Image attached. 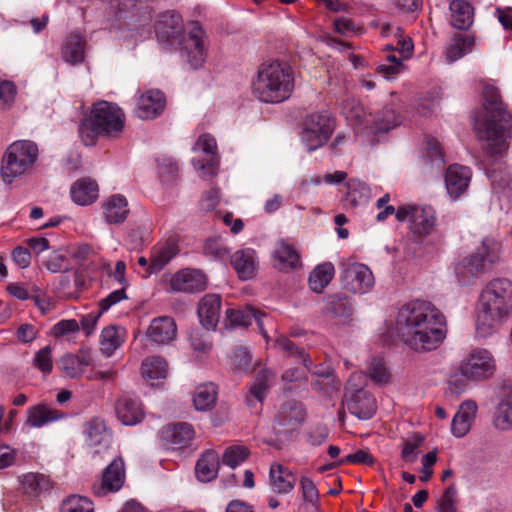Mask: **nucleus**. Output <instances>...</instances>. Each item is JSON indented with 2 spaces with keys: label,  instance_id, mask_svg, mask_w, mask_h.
<instances>
[{
  "label": "nucleus",
  "instance_id": "34",
  "mask_svg": "<svg viewBox=\"0 0 512 512\" xmlns=\"http://www.w3.org/2000/svg\"><path fill=\"white\" fill-rule=\"evenodd\" d=\"M86 40L79 34H70L61 47L62 59L71 65H77L85 59Z\"/></svg>",
  "mask_w": 512,
  "mask_h": 512
},
{
  "label": "nucleus",
  "instance_id": "38",
  "mask_svg": "<svg viewBox=\"0 0 512 512\" xmlns=\"http://www.w3.org/2000/svg\"><path fill=\"white\" fill-rule=\"evenodd\" d=\"M370 123L368 127L372 133H384L388 132L392 128L399 125L400 120L395 110L392 107H384L381 111L375 115L369 113Z\"/></svg>",
  "mask_w": 512,
  "mask_h": 512
},
{
  "label": "nucleus",
  "instance_id": "54",
  "mask_svg": "<svg viewBox=\"0 0 512 512\" xmlns=\"http://www.w3.org/2000/svg\"><path fill=\"white\" fill-rule=\"evenodd\" d=\"M52 352L51 346H45L37 351L32 358V366L44 376L49 375L53 370Z\"/></svg>",
  "mask_w": 512,
  "mask_h": 512
},
{
  "label": "nucleus",
  "instance_id": "50",
  "mask_svg": "<svg viewBox=\"0 0 512 512\" xmlns=\"http://www.w3.org/2000/svg\"><path fill=\"white\" fill-rule=\"evenodd\" d=\"M274 378L275 373L272 370L267 368L259 370L255 376L254 384L250 387V396L258 402H262Z\"/></svg>",
  "mask_w": 512,
  "mask_h": 512
},
{
  "label": "nucleus",
  "instance_id": "33",
  "mask_svg": "<svg viewBox=\"0 0 512 512\" xmlns=\"http://www.w3.org/2000/svg\"><path fill=\"white\" fill-rule=\"evenodd\" d=\"M450 24L457 30H468L474 22V8L466 0H453L449 5Z\"/></svg>",
  "mask_w": 512,
  "mask_h": 512
},
{
  "label": "nucleus",
  "instance_id": "36",
  "mask_svg": "<svg viewBox=\"0 0 512 512\" xmlns=\"http://www.w3.org/2000/svg\"><path fill=\"white\" fill-rule=\"evenodd\" d=\"M476 410L477 405L471 400L465 401L460 405V409L454 415L451 423V432L454 436L460 438L469 432L470 422Z\"/></svg>",
  "mask_w": 512,
  "mask_h": 512
},
{
  "label": "nucleus",
  "instance_id": "10",
  "mask_svg": "<svg viewBox=\"0 0 512 512\" xmlns=\"http://www.w3.org/2000/svg\"><path fill=\"white\" fill-rule=\"evenodd\" d=\"M305 416L306 411L301 402L296 400L284 402L275 415L273 430L277 439L267 443L280 449L282 443L292 439L293 434L298 430Z\"/></svg>",
  "mask_w": 512,
  "mask_h": 512
},
{
  "label": "nucleus",
  "instance_id": "7",
  "mask_svg": "<svg viewBox=\"0 0 512 512\" xmlns=\"http://www.w3.org/2000/svg\"><path fill=\"white\" fill-rule=\"evenodd\" d=\"M39 149L31 140H16L5 150L0 166V175L4 183L11 184L25 175L36 163Z\"/></svg>",
  "mask_w": 512,
  "mask_h": 512
},
{
  "label": "nucleus",
  "instance_id": "8",
  "mask_svg": "<svg viewBox=\"0 0 512 512\" xmlns=\"http://www.w3.org/2000/svg\"><path fill=\"white\" fill-rule=\"evenodd\" d=\"M109 14L115 19L124 20L127 25L135 30L141 39H147L152 35V9L143 2L136 0H111Z\"/></svg>",
  "mask_w": 512,
  "mask_h": 512
},
{
  "label": "nucleus",
  "instance_id": "41",
  "mask_svg": "<svg viewBox=\"0 0 512 512\" xmlns=\"http://www.w3.org/2000/svg\"><path fill=\"white\" fill-rule=\"evenodd\" d=\"M475 45V37L473 35H463L456 33L450 41L446 49V57L448 62H454L465 54L472 51Z\"/></svg>",
  "mask_w": 512,
  "mask_h": 512
},
{
  "label": "nucleus",
  "instance_id": "48",
  "mask_svg": "<svg viewBox=\"0 0 512 512\" xmlns=\"http://www.w3.org/2000/svg\"><path fill=\"white\" fill-rule=\"evenodd\" d=\"M124 329L122 327L110 326L101 332V350L106 356H111L124 341Z\"/></svg>",
  "mask_w": 512,
  "mask_h": 512
},
{
  "label": "nucleus",
  "instance_id": "46",
  "mask_svg": "<svg viewBox=\"0 0 512 512\" xmlns=\"http://www.w3.org/2000/svg\"><path fill=\"white\" fill-rule=\"evenodd\" d=\"M255 319L261 333L264 337H267L266 332H264L262 327V322L259 318L258 313L252 309L247 308L244 310H237V309H226V322L229 321L230 326L232 328L236 327H243L247 328L249 325H251L252 320Z\"/></svg>",
  "mask_w": 512,
  "mask_h": 512
},
{
  "label": "nucleus",
  "instance_id": "53",
  "mask_svg": "<svg viewBox=\"0 0 512 512\" xmlns=\"http://www.w3.org/2000/svg\"><path fill=\"white\" fill-rule=\"evenodd\" d=\"M60 512H94V504L87 497L72 495L62 502Z\"/></svg>",
  "mask_w": 512,
  "mask_h": 512
},
{
  "label": "nucleus",
  "instance_id": "62",
  "mask_svg": "<svg viewBox=\"0 0 512 512\" xmlns=\"http://www.w3.org/2000/svg\"><path fill=\"white\" fill-rule=\"evenodd\" d=\"M205 255L214 260H221L224 257V241L222 237L215 236L207 239L204 245Z\"/></svg>",
  "mask_w": 512,
  "mask_h": 512
},
{
  "label": "nucleus",
  "instance_id": "18",
  "mask_svg": "<svg viewBox=\"0 0 512 512\" xmlns=\"http://www.w3.org/2000/svg\"><path fill=\"white\" fill-rule=\"evenodd\" d=\"M193 426L186 422L169 424L159 433L160 443L166 449L178 450L189 446L194 438Z\"/></svg>",
  "mask_w": 512,
  "mask_h": 512
},
{
  "label": "nucleus",
  "instance_id": "6",
  "mask_svg": "<svg viewBox=\"0 0 512 512\" xmlns=\"http://www.w3.org/2000/svg\"><path fill=\"white\" fill-rule=\"evenodd\" d=\"M125 115L115 103L100 101L80 123L79 134L86 146L94 145L100 136L119 133L124 127Z\"/></svg>",
  "mask_w": 512,
  "mask_h": 512
},
{
  "label": "nucleus",
  "instance_id": "47",
  "mask_svg": "<svg viewBox=\"0 0 512 512\" xmlns=\"http://www.w3.org/2000/svg\"><path fill=\"white\" fill-rule=\"evenodd\" d=\"M274 257L277 261L275 266L282 271H288L297 267L300 256L297 251L289 244L281 241L274 251Z\"/></svg>",
  "mask_w": 512,
  "mask_h": 512
},
{
  "label": "nucleus",
  "instance_id": "23",
  "mask_svg": "<svg viewBox=\"0 0 512 512\" xmlns=\"http://www.w3.org/2000/svg\"><path fill=\"white\" fill-rule=\"evenodd\" d=\"M275 344L279 349L286 353V356L301 360L303 366L312 374L322 378H329L332 376V372L329 367H324L322 364L312 367V360L309 354L306 353L305 349L296 346L295 343L287 337L281 336L277 338Z\"/></svg>",
  "mask_w": 512,
  "mask_h": 512
},
{
  "label": "nucleus",
  "instance_id": "3",
  "mask_svg": "<svg viewBox=\"0 0 512 512\" xmlns=\"http://www.w3.org/2000/svg\"><path fill=\"white\" fill-rule=\"evenodd\" d=\"M484 119L476 126L477 136L486 141V151L491 156L502 154L509 146L512 115L503 103L500 91L492 85L483 88Z\"/></svg>",
  "mask_w": 512,
  "mask_h": 512
},
{
  "label": "nucleus",
  "instance_id": "9",
  "mask_svg": "<svg viewBox=\"0 0 512 512\" xmlns=\"http://www.w3.org/2000/svg\"><path fill=\"white\" fill-rule=\"evenodd\" d=\"M499 260V244L490 238L482 241L481 245L469 257H465L455 268L458 280L469 283L468 276L477 277L491 270Z\"/></svg>",
  "mask_w": 512,
  "mask_h": 512
},
{
  "label": "nucleus",
  "instance_id": "30",
  "mask_svg": "<svg viewBox=\"0 0 512 512\" xmlns=\"http://www.w3.org/2000/svg\"><path fill=\"white\" fill-rule=\"evenodd\" d=\"M221 296L218 294L205 295L198 306V316L201 324L207 329H215L219 322Z\"/></svg>",
  "mask_w": 512,
  "mask_h": 512
},
{
  "label": "nucleus",
  "instance_id": "64",
  "mask_svg": "<svg viewBox=\"0 0 512 512\" xmlns=\"http://www.w3.org/2000/svg\"><path fill=\"white\" fill-rule=\"evenodd\" d=\"M17 87L11 81L0 80V104L4 108L10 107L16 98Z\"/></svg>",
  "mask_w": 512,
  "mask_h": 512
},
{
  "label": "nucleus",
  "instance_id": "17",
  "mask_svg": "<svg viewBox=\"0 0 512 512\" xmlns=\"http://www.w3.org/2000/svg\"><path fill=\"white\" fill-rule=\"evenodd\" d=\"M125 481L124 461L121 457L115 458L103 471L99 483L93 485L96 496H105L108 493L118 492Z\"/></svg>",
  "mask_w": 512,
  "mask_h": 512
},
{
  "label": "nucleus",
  "instance_id": "14",
  "mask_svg": "<svg viewBox=\"0 0 512 512\" xmlns=\"http://www.w3.org/2000/svg\"><path fill=\"white\" fill-rule=\"evenodd\" d=\"M163 281L169 285L168 291L174 293H197L205 290L207 278L198 269L184 268L173 274H164Z\"/></svg>",
  "mask_w": 512,
  "mask_h": 512
},
{
  "label": "nucleus",
  "instance_id": "4",
  "mask_svg": "<svg viewBox=\"0 0 512 512\" xmlns=\"http://www.w3.org/2000/svg\"><path fill=\"white\" fill-rule=\"evenodd\" d=\"M480 302L476 331L479 336L487 337L512 313V281L507 278L491 280L482 290Z\"/></svg>",
  "mask_w": 512,
  "mask_h": 512
},
{
  "label": "nucleus",
  "instance_id": "37",
  "mask_svg": "<svg viewBox=\"0 0 512 512\" xmlns=\"http://www.w3.org/2000/svg\"><path fill=\"white\" fill-rule=\"evenodd\" d=\"M219 467L220 462L218 454L213 450H207L196 463V477L201 482H209L217 476Z\"/></svg>",
  "mask_w": 512,
  "mask_h": 512
},
{
  "label": "nucleus",
  "instance_id": "35",
  "mask_svg": "<svg viewBox=\"0 0 512 512\" xmlns=\"http://www.w3.org/2000/svg\"><path fill=\"white\" fill-rule=\"evenodd\" d=\"M270 484L276 493L285 494L293 490L296 477L281 464H272L269 471Z\"/></svg>",
  "mask_w": 512,
  "mask_h": 512
},
{
  "label": "nucleus",
  "instance_id": "51",
  "mask_svg": "<svg viewBox=\"0 0 512 512\" xmlns=\"http://www.w3.org/2000/svg\"><path fill=\"white\" fill-rule=\"evenodd\" d=\"M342 112L347 119L354 121L355 125H364L368 128L370 123L369 114L356 99L347 97L343 100Z\"/></svg>",
  "mask_w": 512,
  "mask_h": 512
},
{
  "label": "nucleus",
  "instance_id": "31",
  "mask_svg": "<svg viewBox=\"0 0 512 512\" xmlns=\"http://www.w3.org/2000/svg\"><path fill=\"white\" fill-rule=\"evenodd\" d=\"M103 215L109 224H121L129 215L127 198L122 194H114L108 197L102 204Z\"/></svg>",
  "mask_w": 512,
  "mask_h": 512
},
{
  "label": "nucleus",
  "instance_id": "27",
  "mask_svg": "<svg viewBox=\"0 0 512 512\" xmlns=\"http://www.w3.org/2000/svg\"><path fill=\"white\" fill-rule=\"evenodd\" d=\"M471 170L462 165L453 164L447 168L445 174V185L447 192L453 198H458L469 186Z\"/></svg>",
  "mask_w": 512,
  "mask_h": 512
},
{
  "label": "nucleus",
  "instance_id": "60",
  "mask_svg": "<svg viewBox=\"0 0 512 512\" xmlns=\"http://www.w3.org/2000/svg\"><path fill=\"white\" fill-rule=\"evenodd\" d=\"M300 486L305 501L311 503L316 510H319V493L314 482L308 477H301Z\"/></svg>",
  "mask_w": 512,
  "mask_h": 512
},
{
  "label": "nucleus",
  "instance_id": "20",
  "mask_svg": "<svg viewBox=\"0 0 512 512\" xmlns=\"http://www.w3.org/2000/svg\"><path fill=\"white\" fill-rule=\"evenodd\" d=\"M26 420L24 425L29 428H43L54 422L67 418V413L62 412L50 404L41 402L30 406L26 411Z\"/></svg>",
  "mask_w": 512,
  "mask_h": 512
},
{
  "label": "nucleus",
  "instance_id": "2",
  "mask_svg": "<svg viewBox=\"0 0 512 512\" xmlns=\"http://www.w3.org/2000/svg\"><path fill=\"white\" fill-rule=\"evenodd\" d=\"M154 31L158 41L178 49L182 59L191 68L198 69L205 62V32L199 22L189 23V32L186 36L181 15L175 11H166L159 15Z\"/></svg>",
  "mask_w": 512,
  "mask_h": 512
},
{
  "label": "nucleus",
  "instance_id": "13",
  "mask_svg": "<svg viewBox=\"0 0 512 512\" xmlns=\"http://www.w3.org/2000/svg\"><path fill=\"white\" fill-rule=\"evenodd\" d=\"M340 267V281L346 290L364 294L373 287L374 276L367 265L341 262Z\"/></svg>",
  "mask_w": 512,
  "mask_h": 512
},
{
  "label": "nucleus",
  "instance_id": "12",
  "mask_svg": "<svg viewBox=\"0 0 512 512\" xmlns=\"http://www.w3.org/2000/svg\"><path fill=\"white\" fill-rule=\"evenodd\" d=\"M193 151L200 154L192 159L195 170L201 172L202 177L214 176L219 168L216 140L210 134H202L193 146Z\"/></svg>",
  "mask_w": 512,
  "mask_h": 512
},
{
  "label": "nucleus",
  "instance_id": "19",
  "mask_svg": "<svg viewBox=\"0 0 512 512\" xmlns=\"http://www.w3.org/2000/svg\"><path fill=\"white\" fill-rule=\"evenodd\" d=\"M353 312V303L345 293L337 292L324 298L322 313L337 324H348L352 320Z\"/></svg>",
  "mask_w": 512,
  "mask_h": 512
},
{
  "label": "nucleus",
  "instance_id": "61",
  "mask_svg": "<svg viewBox=\"0 0 512 512\" xmlns=\"http://www.w3.org/2000/svg\"><path fill=\"white\" fill-rule=\"evenodd\" d=\"M411 439L412 440L405 441L401 452V458L405 462L409 463H412L416 460L417 454L415 453V449L423 443L425 438L423 435L416 433L412 436Z\"/></svg>",
  "mask_w": 512,
  "mask_h": 512
},
{
  "label": "nucleus",
  "instance_id": "15",
  "mask_svg": "<svg viewBox=\"0 0 512 512\" xmlns=\"http://www.w3.org/2000/svg\"><path fill=\"white\" fill-rule=\"evenodd\" d=\"M349 380L345 388L342 404L347 410L360 420L370 419L376 412V400L372 394L363 388L351 389Z\"/></svg>",
  "mask_w": 512,
  "mask_h": 512
},
{
  "label": "nucleus",
  "instance_id": "21",
  "mask_svg": "<svg viewBox=\"0 0 512 512\" xmlns=\"http://www.w3.org/2000/svg\"><path fill=\"white\" fill-rule=\"evenodd\" d=\"M179 251L178 239L175 236H170L164 242L155 245L150 253L148 275L162 271L179 254Z\"/></svg>",
  "mask_w": 512,
  "mask_h": 512
},
{
  "label": "nucleus",
  "instance_id": "58",
  "mask_svg": "<svg viewBox=\"0 0 512 512\" xmlns=\"http://www.w3.org/2000/svg\"><path fill=\"white\" fill-rule=\"evenodd\" d=\"M456 495L455 484L449 485L438 500L437 512H456Z\"/></svg>",
  "mask_w": 512,
  "mask_h": 512
},
{
  "label": "nucleus",
  "instance_id": "59",
  "mask_svg": "<svg viewBox=\"0 0 512 512\" xmlns=\"http://www.w3.org/2000/svg\"><path fill=\"white\" fill-rule=\"evenodd\" d=\"M368 371L371 380L376 383H387L390 378V373L381 358H373Z\"/></svg>",
  "mask_w": 512,
  "mask_h": 512
},
{
  "label": "nucleus",
  "instance_id": "16",
  "mask_svg": "<svg viewBox=\"0 0 512 512\" xmlns=\"http://www.w3.org/2000/svg\"><path fill=\"white\" fill-rule=\"evenodd\" d=\"M495 369L491 353L485 349H475L461 363L459 370L462 376L473 381L490 377Z\"/></svg>",
  "mask_w": 512,
  "mask_h": 512
},
{
  "label": "nucleus",
  "instance_id": "44",
  "mask_svg": "<svg viewBox=\"0 0 512 512\" xmlns=\"http://www.w3.org/2000/svg\"><path fill=\"white\" fill-rule=\"evenodd\" d=\"M334 273V266L330 262L316 266L308 279L310 289L315 293H322L333 279Z\"/></svg>",
  "mask_w": 512,
  "mask_h": 512
},
{
  "label": "nucleus",
  "instance_id": "63",
  "mask_svg": "<svg viewBox=\"0 0 512 512\" xmlns=\"http://www.w3.org/2000/svg\"><path fill=\"white\" fill-rule=\"evenodd\" d=\"M431 164H436L438 167L444 163V155L441 151L440 143L434 137H427L426 139V155Z\"/></svg>",
  "mask_w": 512,
  "mask_h": 512
},
{
  "label": "nucleus",
  "instance_id": "40",
  "mask_svg": "<svg viewBox=\"0 0 512 512\" xmlns=\"http://www.w3.org/2000/svg\"><path fill=\"white\" fill-rule=\"evenodd\" d=\"M252 353L248 347L243 345L236 346L231 353V371L235 375H246L252 368H256L260 365L257 361L254 365L252 364Z\"/></svg>",
  "mask_w": 512,
  "mask_h": 512
},
{
  "label": "nucleus",
  "instance_id": "52",
  "mask_svg": "<svg viewBox=\"0 0 512 512\" xmlns=\"http://www.w3.org/2000/svg\"><path fill=\"white\" fill-rule=\"evenodd\" d=\"M281 379L285 383L284 390L289 392L304 388L307 383L306 372L300 368L287 369L282 374Z\"/></svg>",
  "mask_w": 512,
  "mask_h": 512
},
{
  "label": "nucleus",
  "instance_id": "55",
  "mask_svg": "<svg viewBox=\"0 0 512 512\" xmlns=\"http://www.w3.org/2000/svg\"><path fill=\"white\" fill-rule=\"evenodd\" d=\"M250 456V450L244 445L226 447V466L232 469L245 462Z\"/></svg>",
  "mask_w": 512,
  "mask_h": 512
},
{
  "label": "nucleus",
  "instance_id": "29",
  "mask_svg": "<svg viewBox=\"0 0 512 512\" xmlns=\"http://www.w3.org/2000/svg\"><path fill=\"white\" fill-rule=\"evenodd\" d=\"M230 263L241 280L252 279L256 274V252L251 248L236 251L231 256Z\"/></svg>",
  "mask_w": 512,
  "mask_h": 512
},
{
  "label": "nucleus",
  "instance_id": "56",
  "mask_svg": "<svg viewBox=\"0 0 512 512\" xmlns=\"http://www.w3.org/2000/svg\"><path fill=\"white\" fill-rule=\"evenodd\" d=\"M44 266L51 273L66 272L69 270L70 261L66 255L58 251H54L44 262Z\"/></svg>",
  "mask_w": 512,
  "mask_h": 512
},
{
  "label": "nucleus",
  "instance_id": "5",
  "mask_svg": "<svg viewBox=\"0 0 512 512\" xmlns=\"http://www.w3.org/2000/svg\"><path fill=\"white\" fill-rule=\"evenodd\" d=\"M294 90V75L286 62L274 61L262 64L253 81V94L265 103H281Z\"/></svg>",
  "mask_w": 512,
  "mask_h": 512
},
{
  "label": "nucleus",
  "instance_id": "22",
  "mask_svg": "<svg viewBox=\"0 0 512 512\" xmlns=\"http://www.w3.org/2000/svg\"><path fill=\"white\" fill-rule=\"evenodd\" d=\"M83 435L85 443L95 449L94 454H100L110 447L111 435L107 431L105 422L98 417H94L84 424Z\"/></svg>",
  "mask_w": 512,
  "mask_h": 512
},
{
  "label": "nucleus",
  "instance_id": "49",
  "mask_svg": "<svg viewBox=\"0 0 512 512\" xmlns=\"http://www.w3.org/2000/svg\"><path fill=\"white\" fill-rule=\"evenodd\" d=\"M217 387L213 383L199 385L193 395V404L198 411L210 410L216 403Z\"/></svg>",
  "mask_w": 512,
  "mask_h": 512
},
{
  "label": "nucleus",
  "instance_id": "1",
  "mask_svg": "<svg viewBox=\"0 0 512 512\" xmlns=\"http://www.w3.org/2000/svg\"><path fill=\"white\" fill-rule=\"evenodd\" d=\"M396 329L400 339L411 349L432 351L446 337V320L432 303L416 300L399 310Z\"/></svg>",
  "mask_w": 512,
  "mask_h": 512
},
{
  "label": "nucleus",
  "instance_id": "39",
  "mask_svg": "<svg viewBox=\"0 0 512 512\" xmlns=\"http://www.w3.org/2000/svg\"><path fill=\"white\" fill-rule=\"evenodd\" d=\"M494 423L500 430L512 428V385L503 387Z\"/></svg>",
  "mask_w": 512,
  "mask_h": 512
},
{
  "label": "nucleus",
  "instance_id": "26",
  "mask_svg": "<svg viewBox=\"0 0 512 512\" xmlns=\"http://www.w3.org/2000/svg\"><path fill=\"white\" fill-rule=\"evenodd\" d=\"M177 332V326L172 317L160 316L154 318L146 330V337L156 344H166L172 341Z\"/></svg>",
  "mask_w": 512,
  "mask_h": 512
},
{
  "label": "nucleus",
  "instance_id": "11",
  "mask_svg": "<svg viewBox=\"0 0 512 512\" xmlns=\"http://www.w3.org/2000/svg\"><path fill=\"white\" fill-rule=\"evenodd\" d=\"M335 129V120L327 113H312L304 121L302 139L308 151L324 145Z\"/></svg>",
  "mask_w": 512,
  "mask_h": 512
},
{
  "label": "nucleus",
  "instance_id": "57",
  "mask_svg": "<svg viewBox=\"0 0 512 512\" xmlns=\"http://www.w3.org/2000/svg\"><path fill=\"white\" fill-rule=\"evenodd\" d=\"M80 325L75 319H63L53 325L51 334L56 338L68 337L76 334Z\"/></svg>",
  "mask_w": 512,
  "mask_h": 512
},
{
  "label": "nucleus",
  "instance_id": "24",
  "mask_svg": "<svg viewBox=\"0 0 512 512\" xmlns=\"http://www.w3.org/2000/svg\"><path fill=\"white\" fill-rule=\"evenodd\" d=\"M165 103V96L160 90H149L139 97L135 113L140 119H153L162 113Z\"/></svg>",
  "mask_w": 512,
  "mask_h": 512
},
{
  "label": "nucleus",
  "instance_id": "25",
  "mask_svg": "<svg viewBox=\"0 0 512 512\" xmlns=\"http://www.w3.org/2000/svg\"><path fill=\"white\" fill-rule=\"evenodd\" d=\"M92 362L91 353L88 350L80 349L76 354L68 353L62 356L59 365L65 377L75 379L81 377Z\"/></svg>",
  "mask_w": 512,
  "mask_h": 512
},
{
  "label": "nucleus",
  "instance_id": "43",
  "mask_svg": "<svg viewBox=\"0 0 512 512\" xmlns=\"http://www.w3.org/2000/svg\"><path fill=\"white\" fill-rule=\"evenodd\" d=\"M435 225V216L430 207H416L410 223V230L420 237L428 235Z\"/></svg>",
  "mask_w": 512,
  "mask_h": 512
},
{
  "label": "nucleus",
  "instance_id": "42",
  "mask_svg": "<svg viewBox=\"0 0 512 512\" xmlns=\"http://www.w3.org/2000/svg\"><path fill=\"white\" fill-rule=\"evenodd\" d=\"M24 491L31 496H39L52 488L50 478L44 474L29 472L20 478Z\"/></svg>",
  "mask_w": 512,
  "mask_h": 512
},
{
  "label": "nucleus",
  "instance_id": "32",
  "mask_svg": "<svg viewBox=\"0 0 512 512\" xmlns=\"http://www.w3.org/2000/svg\"><path fill=\"white\" fill-rule=\"evenodd\" d=\"M73 202L86 206L95 202L99 196V187L95 180L89 177L78 179L70 189Z\"/></svg>",
  "mask_w": 512,
  "mask_h": 512
},
{
  "label": "nucleus",
  "instance_id": "45",
  "mask_svg": "<svg viewBox=\"0 0 512 512\" xmlns=\"http://www.w3.org/2000/svg\"><path fill=\"white\" fill-rule=\"evenodd\" d=\"M141 373L145 379L151 381L164 380L168 374V363L160 356L146 357L142 361Z\"/></svg>",
  "mask_w": 512,
  "mask_h": 512
},
{
  "label": "nucleus",
  "instance_id": "28",
  "mask_svg": "<svg viewBox=\"0 0 512 512\" xmlns=\"http://www.w3.org/2000/svg\"><path fill=\"white\" fill-rule=\"evenodd\" d=\"M115 410L118 419L127 426L138 424L144 417L141 402L129 396L120 397L116 402Z\"/></svg>",
  "mask_w": 512,
  "mask_h": 512
}]
</instances>
